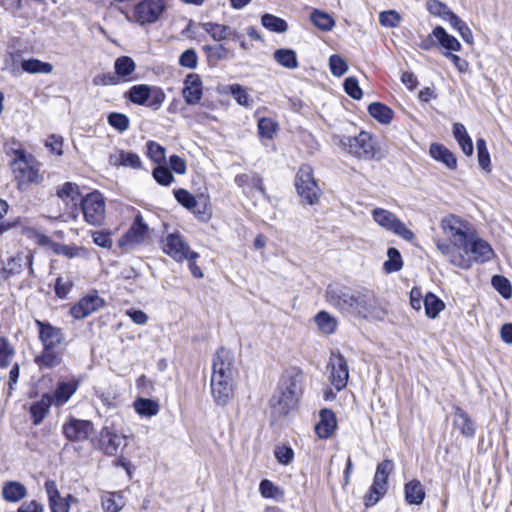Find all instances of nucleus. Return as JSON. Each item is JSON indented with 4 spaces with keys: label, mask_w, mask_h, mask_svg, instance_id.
Wrapping results in <instances>:
<instances>
[{
    "label": "nucleus",
    "mask_w": 512,
    "mask_h": 512,
    "mask_svg": "<svg viewBox=\"0 0 512 512\" xmlns=\"http://www.w3.org/2000/svg\"><path fill=\"white\" fill-rule=\"evenodd\" d=\"M303 382L304 375L301 369L290 367L283 372L278 387L269 401L274 415L286 416L297 407L303 394Z\"/></svg>",
    "instance_id": "1"
},
{
    "label": "nucleus",
    "mask_w": 512,
    "mask_h": 512,
    "mask_svg": "<svg viewBox=\"0 0 512 512\" xmlns=\"http://www.w3.org/2000/svg\"><path fill=\"white\" fill-rule=\"evenodd\" d=\"M326 299L341 312L360 316V313L367 312L371 291L366 288L352 289L346 286L329 285L326 289Z\"/></svg>",
    "instance_id": "2"
},
{
    "label": "nucleus",
    "mask_w": 512,
    "mask_h": 512,
    "mask_svg": "<svg viewBox=\"0 0 512 512\" xmlns=\"http://www.w3.org/2000/svg\"><path fill=\"white\" fill-rule=\"evenodd\" d=\"M295 186L303 204L315 205L318 203L321 189L313 176V169L309 165H302L296 174Z\"/></svg>",
    "instance_id": "3"
},
{
    "label": "nucleus",
    "mask_w": 512,
    "mask_h": 512,
    "mask_svg": "<svg viewBox=\"0 0 512 512\" xmlns=\"http://www.w3.org/2000/svg\"><path fill=\"white\" fill-rule=\"evenodd\" d=\"M11 167L20 190H25L30 184H39L43 180L38 168L33 165V159H29L24 152L17 153Z\"/></svg>",
    "instance_id": "4"
},
{
    "label": "nucleus",
    "mask_w": 512,
    "mask_h": 512,
    "mask_svg": "<svg viewBox=\"0 0 512 512\" xmlns=\"http://www.w3.org/2000/svg\"><path fill=\"white\" fill-rule=\"evenodd\" d=\"M394 464L386 459L379 463L376 468L373 483L365 496V505H375L387 492L388 477L392 472Z\"/></svg>",
    "instance_id": "5"
},
{
    "label": "nucleus",
    "mask_w": 512,
    "mask_h": 512,
    "mask_svg": "<svg viewBox=\"0 0 512 512\" xmlns=\"http://www.w3.org/2000/svg\"><path fill=\"white\" fill-rule=\"evenodd\" d=\"M338 139V144L349 154L363 159L374 157V146L368 132L362 131L357 136H342Z\"/></svg>",
    "instance_id": "6"
},
{
    "label": "nucleus",
    "mask_w": 512,
    "mask_h": 512,
    "mask_svg": "<svg viewBox=\"0 0 512 512\" xmlns=\"http://www.w3.org/2000/svg\"><path fill=\"white\" fill-rule=\"evenodd\" d=\"M81 210L85 221L93 226H101L105 219V200L103 195L94 191L81 199Z\"/></svg>",
    "instance_id": "7"
},
{
    "label": "nucleus",
    "mask_w": 512,
    "mask_h": 512,
    "mask_svg": "<svg viewBox=\"0 0 512 512\" xmlns=\"http://www.w3.org/2000/svg\"><path fill=\"white\" fill-rule=\"evenodd\" d=\"M372 217L379 226L406 241H412L415 237L414 233L406 227L405 223L389 210L375 208L372 211Z\"/></svg>",
    "instance_id": "8"
},
{
    "label": "nucleus",
    "mask_w": 512,
    "mask_h": 512,
    "mask_svg": "<svg viewBox=\"0 0 512 512\" xmlns=\"http://www.w3.org/2000/svg\"><path fill=\"white\" fill-rule=\"evenodd\" d=\"M441 227L453 246L467 248V240L470 235L469 224L455 215H449L442 219Z\"/></svg>",
    "instance_id": "9"
},
{
    "label": "nucleus",
    "mask_w": 512,
    "mask_h": 512,
    "mask_svg": "<svg viewBox=\"0 0 512 512\" xmlns=\"http://www.w3.org/2000/svg\"><path fill=\"white\" fill-rule=\"evenodd\" d=\"M34 255L32 251H20L9 256L3 264L4 278L8 279L20 275L25 269L30 276H34L33 268Z\"/></svg>",
    "instance_id": "10"
},
{
    "label": "nucleus",
    "mask_w": 512,
    "mask_h": 512,
    "mask_svg": "<svg viewBox=\"0 0 512 512\" xmlns=\"http://www.w3.org/2000/svg\"><path fill=\"white\" fill-rule=\"evenodd\" d=\"M165 10V0H141L135 6L134 16L141 25L152 24L160 19Z\"/></svg>",
    "instance_id": "11"
},
{
    "label": "nucleus",
    "mask_w": 512,
    "mask_h": 512,
    "mask_svg": "<svg viewBox=\"0 0 512 512\" xmlns=\"http://www.w3.org/2000/svg\"><path fill=\"white\" fill-rule=\"evenodd\" d=\"M62 432L71 442H83L92 439L95 428L91 421L70 418L62 427Z\"/></svg>",
    "instance_id": "12"
},
{
    "label": "nucleus",
    "mask_w": 512,
    "mask_h": 512,
    "mask_svg": "<svg viewBox=\"0 0 512 512\" xmlns=\"http://www.w3.org/2000/svg\"><path fill=\"white\" fill-rule=\"evenodd\" d=\"M328 369L331 370L330 381L337 391L346 387L349 378V368L345 357L339 351L330 354Z\"/></svg>",
    "instance_id": "13"
},
{
    "label": "nucleus",
    "mask_w": 512,
    "mask_h": 512,
    "mask_svg": "<svg viewBox=\"0 0 512 512\" xmlns=\"http://www.w3.org/2000/svg\"><path fill=\"white\" fill-rule=\"evenodd\" d=\"M163 251L177 262H183L192 252L184 236L179 232L170 233L164 238Z\"/></svg>",
    "instance_id": "14"
},
{
    "label": "nucleus",
    "mask_w": 512,
    "mask_h": 512,
    "mask_svg": "<svg viewBox=\"0 0 512 512\" xmlns=\"http://www.w3.org/2000/svg\"><path fill=\"white\" fill-rule=\"evenodd\" d=\"M147 232V224L144 222L142 215L137 213L131 227L119 240V246L128 250L135 245H139L145 240Z\"/></svg>",
    "instance_id": "15"
},
{
    "label": "nucleus",
    "mask_w": 512,
    "mask_h": 512,
    "mask_svg": "<svg viewBox=\"0 0 512 512\" xmlns=\"http://www.w3.org/2000/svg\"><path fill=\"white\" fill-rule=\"evenodd\" d=\"M234 373L233 352L224 347L219 348L213 357L212 376L233 378Z\"/></svg>",
    "instance_id": "16"
},
{
    "label": "nucleus",
    "mask_w": 512,
    "mask_h": 512,
    "mask_svg": "<svg viewBox=\"0 0 512 512\" xmlns=\"http://www.w3.org/2000/svg\"><path fill=\"white\" fill-rule=\"evenodd\" d=\"M45 490L51 512H69L71 503L78 502V499L70 494L66 498L62 497L54 480L45 482Z\"/></svg>",
    "instance_id": "17"
},
{
    "label": "nucleus",
    "mask_w": 512,
    "mask_h": 512,
    "mask_svg": "<svg viewBox=\"0 0 512 512\" xmlns=\"http://www.w3.org/2000/svg\"><path fill=\"white\" fill-rule=\"evenodd\" d=\"M211 393L218 406H226L233 397V378L211 376Z\"/></svg>",
    "instance_id": "18"
},
{
    "label": "nucleus",
    "mask_w": 512,
    "mask_h": 512,
    "mask_svg": "<svg viewBox=\"0 0 512 512\" xmlns=\"http://www.w3.org/2000/svg\"><path fill=\"white\" fill-rule=\"evenodd\" d=\"M35 325L43 347H58L63 344L65 337L61 328L41 320H35Z\"/></svg>",
    "instance_id": "19"
},
{
    "label": "nucleus",
    "mask_w": 512,
    "mask_h": 512,
    "mask_svg": "<svg viewBox=\"0 0 512 512\" xmlns=\"http://www.w3.org/2000/svg\"><path fill=\"white\" fill-rule=\"evenodd\" d=\"M126 446V437L116 433L108 427H103L100 432L99 448L107 456H115L121 447Z\"/></svg>",
    "instance_id": "20"
},
{
    "label": "nucleus",
    "mask_w": 512,
    "mask_h": 512,
    "mask_svg": "<svg viewBox=\"0 0 512 512\" xmlns=\"http://www.w3.org/2000/svg\"><path fill=\"white\" fill-rule=\"evenodd\" d=\"M104 305V300L96 294L87 295L79 300L70 309V314L75 319H83L98 311Z\"/></svg>",
    "instance_id": "21"
},
{
    "label": "nucleus",
    "mask_w": 512,
    "mask_h": 512,
    "mask_svg": "<svg viewBox=\"0 0 512 512\" xmlns=\"http://www.w3.org/2000/svg\"><path fill=\"white\" fill-rule=\"evenodd\" d=\"M466 254H471L472 259L478 263H485L494 256V251L490 244L480 238L472 239L471 236L467 240V248H462Z\"/></svg>",
    "instance_id": "22"
},
{
    "label": "nucleus",
    "mask_w": 512,
    "mask_h": 512,
    "mask_svg": "<svg viewBox=\"0 0 512 512\" xmlns=\"http://www.w3.org/2000/svg\"><path fill=\"white\" fill-rule=\"evenodd\" d=\"M202 81L198 74L190 73L184 80L182 95L188 105L199 103L202 98Z\"/></svg>",
    "instance_id": "23"
},
{
    "label": "nucleus",
    "mask_w": 512,
    "mask_h": 512,
    "mask_svg": "<svg viewBox=\"0 0 512 512\" xmlns=\"http://www.w3.org/2000/svg\"><path fill=\"white\" fill-rule=\"evenodd\" d=\"M63 351L58 347H43L40 354L35 356L34 362L39 369H53L61 365Z\"/></svg>",
    "instance_id": "24"
},
{
    "label": "nucleus",
    "mask_w": 512,
    "mask_h": 512,
    "mask_svg": "<svg viewBox=\"0 0 512 512\" xmlns=\"http://www.w3.org/2000/svg\"><path fill=\"white\" fill-rule=\"evenodd\" d=\"M109 163L113 166H123L132 169L142 168V162L138 154L125 150H118L111 153L109 155Z\"/></svg>",
    "instance_id": "25"
},
{
    "label": "nucleus",
    "mask_w": 512,
    "mask_h": 512,
    "mask_svg": "<svg viewBox=\"0 0 512 512\" xmlns=\"http://www.w3.org/2000/svg\"><path fill=\"white\" fill-rule=\"evenodd\" d=\"M438 250L445 256H447L450 262L459 268L469 269L471 267V259L464 257L461 253L455 250L453 244L443 242L441 240L436 241Z\"/></svg>",
    "instance_id": "26"
},
{
    "label": "nucleus",
    "mask_w": 512,
    "mask_h": 512,
    "mask_svg": "<svg viewBox=\"0 0 512 512\" xmlns=\"http://www.w3.org/2000/svg\"><path fill=\"white\" fill-rule=\"evenodd\" d=\"M56 195L70 208H76L78 202L81 203L83 198L81 197L79 186L73 182H65L62 186L58 187Z\"/></svg>",
    "instance_id": "27"
},
{
    "label": "nucleus",
    "mask_w": 512,
    "mask_h": 512,
    "mask_svg": "<svg viewBox=\"0 0 512 512\" xmlns=\"http://www.w3.org/2000/svg\"><path fill=\"white\" fill-rule=\"evenodd\" d=\"M336 428V417L333 411L329 409H323L320 412V420L315 426L316 434L322 438L326 439L330 437L333 431Z\"/></svg>",
    "instance_id": "28"
},
{
    "label": "nucleus",
    "mask_w": 512,
    "mask_h": 512,
    "mask_svg": "<svg viewBox=\"0 0 512 512\" xmlns=\"http://www.w3.org/2000/svg\"><path fill=\"white\" fill-rule=\"evenodd\" d=\"M200 26L215 41H222L230 37L240 39V35H238L235 31H233L229 26L226 25L213 22H204L201 23Z\"/></svg>",
    "instance_id": "29"
},
{
    "label": "nucleus",
    "mask_w": 512,
    "mask_h": 512,
    "mask_svg": "<svg viewBox=\"0 0 512 512\" xmlns=\"http://www.w3.org/2000/svg\"><path fill=\"white\" fill-rule=\"evenodd\" d=\"M429 152L434 160L443 163L447 168L451 170L457 168V159L455 155L444 145L433 143L430 146Z\"/></svg>",
    "instance_id": "30"
},
{
    "label": "nucleus",
    "mask_w": 512,
    "mask_h": 512,
    "mask_svg": "<svg viewBox=\"0 0 512 512\" xmlns=\"http://www.w3.org/2000/svg\"><path fill=\"white\" fill-rule=\"evenodd\" d=\"M2 496L7 502H19L27 496V488L18 481H7L2 488Z\"/></svg>",
    "instance_id": "31"
},
{
    "label": "nucleus",
    "mask_w": 512,
    "mask_h": 512,
    "mask_svg": "<svg viewBox=\"0 0 512 512\" xmlns=\"http://www.w3.org/2000/svg\"><path fill=\"white\" fill-rule=\"evenodd\" d=\"M405 500L410 505H420L425 499V490L419 480L413 479L404 486Z\"/></svg>",
    "instance_id": "32"
},
{
    "label": "nucleus",
    "mask_w": 512,
    "mask_h": 512,
    "mask_svg": "<svg viewBox=\"0 0 512 512\" xmlns=\"http://www.w3.org/2000/svg\"><path fill=\"white\" fill-rule=\"evenodd\" d=\"M432 35L436 41L444 48L445 52H459L462 48L461 43L452 35L448 34L442 26H437L432 30Z\"/></svg>",
    "instance_id": "33"
},
{
    "label": "nucleus",
    "mask_w": 512,
    "mask_h": 512,
    "mask_svg": "<svg viewBox=\"0 0 512 512\" xmlns=\"http://www.w3.org/2000/svg\"><path fill=\"white\" fill-rule=\"evenodd\" d=\"M454 426L460 430L461 434L467 438L475 435V426L468 414L460 407L454 412Z\"/></svg>",
    "instance_id": "34"
},
{
    "label": "nucleus",
    "mask_w": 512,
    "mask_h": 512,
    "mask_svg": "<svg viewBox=\"0 0 512 512\" xmlns=\"http://www.w3.org/2000/svg\"><path fill=\"white\" fill-rule=\"evenodd\" d=\"M77 388L78 383L76 381L59 382L52 396L53 403L57 406L64 405L76 392Z\"/></svg>",
    "instance_id": "35"
},
{
    "label": "nucleus",
    "mask_w": 512,
    "mask_h": 512,
    "mask_svg": "<svg viewBox=\"0 0 512 512\" xmlns=\"http://www.w3.org/2000/svg\"><path fill=\"white\" fill-rule=\"evenodd\" d=\"M52 403V396L44 394L40 400L31 405L30 414L34 425H39L43 421Z\"/></svg>",
    "instance_id": "36"
},
{
    "label": "nucleus",
    "mask_w": 512,
    "mask_h": 512,
    "mask_svg": "<svg viewBox=\"0 0 512 512\" xmlns=\"http://www.w3.org/2000/svg\"><path fill=\"white\" fill-rule=\"evenodd\" d=\"M133 408L138 415L148 418L156 416L160 411L158 401L144 397H138L133 402Z\"/></svg>",
    "instance_id": "37"
},
{
    "label": "nucleus",
    "mask_w": 512,
    "mask_h": 512,
    "mask_svg": "<svg viewBox=\"0 0 512 512\" xmlns=\"http://www.w3.org/2000/svg\"><path fill=\"white\" fill-rule=\"evenodd\" d=\"M273 58L279 65L287 69H296L299 66L297 54L292 49H277L273 53Z\"/></svg>",
    "instance_id": "38"
},
{
    "label": "nucleus",
    "mask_w": 512,
    "mask_h": 512,
    "mask_svg": "<svg viewBox=\"0 0 512 512\" xmlns=\"http://www.w3.org/2000/svg\"><path fill=\"white\" fill-rule=\"evenodd\" d=\"M453 135L461 147L463 153L467 156H471L474 151L473 143L467 133L465 126L462 123H455L453 125Z\"/></svg>",
    "instance_id": "39"
},
{
    "label": "nucleus",
    "mask_w": 512,
    "mask_h": 512,
    "mask_svg": "<svg viewBox=\"0 0 512 512\" xmlns=\"http://www.w3.org/2000/svg\"><path fill=\"white\" fill-rule=\"evenodd\" d=\"M23 71L29 74H49L53 71V65L36 58H30L21 62Z\"/></svg>",
    "instance_id": "40"
},
{
    "label": "nucleus",
    "mask_w": 512,
    "mask_h": 512,
    "mask_svg": "<svg viewBox=\"0 0 512 512\" xmlns=\"http://www.w3.org/2000/svg\"><path fill=\"white\" fill-rule=\"evenodd\" d=\"M369 114L382 124H388L392 121L393 111L388 106L380 103L373 102L368 106Z\"/></svg>",
    "instance_id": "41"
},
{
    "label": "nucleus",
    "mask_w": 512,
    "mask_h": 512,
    "mask_svg": "<svg viewBox=\"0 0 512 512\" xmlns=\"http://www.w3.org/2000/svg\"><path fill=\"white\" fill-rule=\"evenodd\" d=\"M423 303L425 307V313L427 317L431 319H435L445 308L444 302L431 292L426 294Z\"/></svg>",
    "instance_id": "42"
},
{
    "label": "nucleus",
    "mask_w": 512,
    "mask_h": 512,
    "mask_svg": "<svg viewBox=\"0 0 512 512\" xmlns=\"http://www.w3.org/2000/svg\"><path fill=\"white\" fill-rule=\"evenodd\" d=\"M150 87L146 84L134 85L127 92V97L132 103L145 106L151 93Z\"/></svg>",
    "instance_id": "43"
},
{
    "label": "nucleus",
    "mask_w": 512,
    "mask_h": 512,
    "mask_svg": "<svg viewBox=\"0 0 512 512\" xmlns=\"http://www.w3.org/2000/svg\"><path fill=\"white\" fill-rule=\"evenodd\" d=\"M261 24L269 31L275 33H284L288 30V24L284 19L269 13L262 15Z\"/></svg>",
    "instance_id": "44"
},
{
    "label": "nucleus",
    "mask_w": 512,
    "mask_h": 512,
    "mask_svg": "<svg viewBox=\"0 0 512 512\" xmlns=\"http://www.w3.org/2000/svg\"><path fill=\"white\" fill-rule=\"evenodd\" d=\"M234 181L239 187H244L248 185L257 189L261 194L265 195L263 179L257 173L236 175Z\"/></svg>",
    "instance_id": "45"
},
{
    "label": "nucleus",
    "mask_w": 512,
    "mask_h": 512,
    "mask_svg": "<svg viewBox=\"0 0 512 512\" xmlns=\"http://www.w3.org/2000/svg\"><path fill=\"white\" fill-rule=\"evenodd\" d=\"M101 504L105 512H118L123 508L124 500L120 494L106 492L101 496Z\"/></svg>",
    "instance_id": "46"
},
{
    "label": "nucleus",
    "mask_w": 512,
    "mask_h": 512,
    "mask_svg": "<svg viewBox=\"0 0 512 512\" xmlns=\"http://www.w3.org/2000/svg\"><path fill=\"white\" fill-rule=\"evenodd\" d=\"M15 348L10 341L0 336V368L5 369L12 364Z\"/></svg>",
    "instance_id": "47"
},
{
    "label": "nucleus",
    "mask_w": 512,
    "mask_h": 512,
    "mask_svg": "<svg viewBox=\"0 0 512 512\" xmlns=\"http://www.w3.org/2000/svg\"><path fill=\"white\" fill-rule=\"evenodd\" d=\"M136 68V64L131 57L121 56L115 60L114 69L117 77H127L131 75Z\"/></svg>",
    "instance_id": "48"
},
{
    "label": "nucleus",
    "mask_w": 512,
    "mask_h": 512,
    "mask_svg": "<svg viewBox=\"0 0 512 512\" xmlns=\"http://www.w3.org/2000/svg\"><path fill=\"white\" fill-rule=\"evenodd\" d=\"M388 260L384 262V270L387 273L397 272L402 269L403 261L400 252L394 247L387 250Z\"/></svg>",
    "instance_id": "49"
},
{
    "label": "nucleus",
    "mask_w": 512,
    "mask_h": 512,
    "mask_svg": "<svg viewBox=\"0 0 512 512\" xmlns=\"http://www.w3.org/2000/svg\"><path fill=\"white\" fill-rule=\"evenodd\" d=\"M319 329L325 334H332L337 327V321L325 311L319 312L314 318Z\"/></svg>",
    "instance_id": "50"
},
{
    "label": "nucleus",
    "mask_w": 512,
    "mask_h": 512,
    "mask_svg": "<svg viewBox=\"0 0 512 512\" xmlns=\"http://www.w3.org/2000/svg\"><path fill=\"white\" fill-rule=\"evenodd\" d=\"M310 18L313 24L323 31H330L335 25L333 18L320 10H314Z\"/></svg>",
    "instance_id": "51"
},
{
    "label": "nucleus",
    "mask_w": 512,
    "mask_h": 512,
    "mask_svg": "<svg viewBox=\"0 0 512 512\" xmlns=\"http://www.w3.org/2000/svg\"><path fill=\"white\" fill-rule=\"evenodd\" d=\"M147 156L156 164L160 165L165 163L166 149L155 141H148L146 143Z\"/></svg>",
    "instance_id": "52"
},
{
    "label": "nucleus",
    "mask_w": 512,
    "mask_h": 512,
    "mask_svg": "<svg viewBox=\"0 0 512 512\" xmlns=\"http://www.w3.org/2000/svg\"><path fill=\"white\" fill-rule=\"evenodd\" d=\"M152 176L162 186H169L175 180L171 170L163 164L157 165L153 169Z\"/></svg>",
    "instance_id": "53"
},
{
    "label": "nucleus",
    "mask_w": 512,
    "mask_h": 512,
    "mask_svg": "<svg viewBox=\"0 0 512 512\" xmlns=\"http://www.w3.org/2000/svg\"><path fill=\"white\" fill-rule=\"evenodd\" d=\"M369 306L367 307V312L360 313V317L363 318H372L375 320H384L386 317V310L378 305V301L374 296V293L371 291V301L369 302Z\"/></svg>",
    "instance_id": "54"
},
{
    "label": "nucleus",
    "mask_w": 512,
    "mask_h": 512,
    "mask_svg": "<svg viewBox=\"0 0 512 512\" xmlns=\"http://www.w3.org/2000/svg\"><path fill=\"white\" fill-rule=\"evenodd\" d=\"M229 91L235 101L244 107H251L252 99L247 93L246 89L240 84H232L229 86Z\"/></svg>",
    "instance_id": "55"
},
{
    "label": "nucleus",
    "mask_w": 512,
    "mask_h": 512,
    "mask_svg": "<svg viewBox=\"0 0 512 512\" xmlns=\"http://www.w3.org/2000/svg\"><path fill=\"white\" fill-rule=\"evenodd\" d=\"M494 289L505 299L512 295V286L510 281L501 275H494L491 280Z\"/></svg>",
    "instance_id": "56"
},
{
    "label": "nucleus",
    "mask_w": 512,
    "mask_h": 512,
    "mask_svg": "<svg viewBox=\"0 0 512 512\" xmlns=\"http://www.w3.org/2000/svg\"><path fill=\"white\" fill-rule=\"evenodd\" d=\"M203 50L205 51L208 62L216 64L219 60L227 58L229 51L228 49L219 44L215 46L206 45L203 47Z\"/></svg>",
    "instance_id": "57"
},
{
    "label": "nucleus",
    "mask_w": 512,
    "mask_h": 512,
    "mask_svg": "<svg viewBox=\"0 0 512 512\" xmlns=\"http://www.w3.org/2000/svg\"><path fill=\"white\" fill-rule=\"evenodd\" d=\"M426 7L430 14L440 17L443 20H446L452 12L445 3L439 0H428Z\"/></svg>",
    "instance_id": "58"
},
{
    "label": "nucleus",
    "mask_w": 512,
    "mask_h": 512,
    "mask_svg": "<svg viewBox=\"0 0 512 512\" xmlns=\"http://www.w3.org/2000/svg\"><path fill=\"white\" fill-rule=\"evenodd\" d=\"M107 121L110 126L119 132H124L129 128L130 120L122 113L112 112L108 115Z\"/></svg>",
    "instance_id": "59"
},
{
    "label": "nucleus",
    "mask_w": 512,
    "mask_h": 512,
    "mask_svg": "<svg viewBox=\"0 0 512 512\" xmlns=\"http://www.w3.org/2000/svg\"><path fill=\"white\" fill-rule=\"evenodd\" d=\"M174 196L178 203L186 209H194L197 205L196 198L186 189L179 188L174 190Z\"/></svg>",
    "instance_id": "60"
},
{
    "label": "nucleus",
    "mask_w": 512,
    "mask_h": 512,
    "mask_svg": "<svg viewBox=\"0 0 512 512\" xmlns=\"http://www.w3.org/2000/svg\"><path fill=\"white\" fill-rule=\"evenodd\" d=\"M277 128V123L271 118H261L258 121L259 135L266 139H272Z\"/></svg>",
    "instance_id": "61"
},
{
    "label": "nucleus",
    "mask_w": 512,
    "mask_h": 512,
    "mask_svg": "<svg viewBox=\"0 0 512 512\" xmlns=\"http://www.w3.org/2000/svg\"><path fill=\"white\" fill-rule=\"evenodd\" d=\"M329 67L332 75L340 77L348 70L347 62L339 55L333 54L329 58Z\"/></svg>",
    "instance_id": "62"
},
{
    "label": "nucleus",
    "mask_w": 512,
    "mask_h": 512,
    "mask_svg": "<svg viewBox=\"0 0 512 512\" xmlns=\"http://www.w3.org/2000/svg\"><path fill=\"white\" fill-rule=\"evenodd\" d=\"M150 96H148V101L145 106L152 108L153 110H158L162 106L165 100V93L159 87L151 86L150 87Z\"/></svg>",
    "instance_id": "63"
},
{
    "label": "nucleus",
    "mask_w": 512,
    "mask_h": 512,
    "mask_svg": "<svg viewBox=\"0 0 512 512\" xmlns=\"http://www.w3.org/2000/svg\"><path fill=\"white\" fill-rule=\"evenodd\" d=\"M73 287V282L68 278L57 277L54 285V291L58 298L64 299L70 293Z\"/></svg>",
    "instance_id": "64"
}]
</instances>
